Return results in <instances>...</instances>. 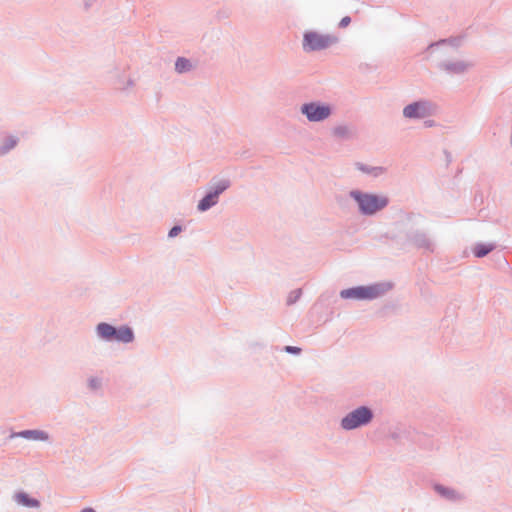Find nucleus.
<instances>
[{"label":"nucleus","instance_id":"nucleus-1","mask_svg":"<svg viewBox=\"0 0 512 512\" xmlns=\"http://www.w3.org/2000/svg\"><path fill=\"white\" fill-rule=\"evenodd\" d=\"M391 287L392 285L390 283L358 286L342 290L340 296L344 299L372 300L390 290Z\"/></svg>","mask_w":512,"mask_h":512},{"label":"nucleus","instance_id":"nucleus-2","mask_svg":"<svg viewBox=\"0 0 512 512\" xmlns=\"http://www.w3.org/2000/svg\"><path fill=\"white\" fill-rule=\"evenodd\" d=\"M351 197L357 201L360 211L363 214H374L377 211L383 209L388 204L386 197L361 193L358 191H352Z\"/></svg>","mask_w":512,"mask_h":512},{"label":"nucleus","instance_id":"nucleus-3","mask_svg":"<svg viewBox=\"0 0 512 512\" xmlns=\"http://www.w3.org/2000/svg\"><path fill=\"white\" fill-rule=\"evenodd\" d=\"M372 412L367 407H359L342 419V427L347 430L355 429L369 423Z\"/></svg>","mask_w":512,"mask_h":512},{"label":"nucleus","instance_id":"nucleus-4","mask_svg":"<svg viewBox=\"0 0 512 512\" xmlns=\"http://www.w3.org/2000/svg\"><path fill=\"white\" fill-rule=\"evenodd\" d=\"M333 42V38L316 32H307L304 35L303 47L307 51L327 48Z\"/></svg>","mask_w":512,"mask_h":512},{"label":"nucleus","instance_id":"nucleus-5","mask_svg":"<svg viewBox=\"0 0 512 512\" xmlns=\"http://www.w3.org/2000/svg\"><path fill=\"white\" fill-rule=\"evenodd\" d=\"M301 111L310 121H321L326 119L331 110L327 105H320L316 103L305 104L302 106Z\"/></svg>","mask_w":512,"mask_h":512},{"label":"nucleus","instance_id":"nucleus-6","mask_svg":"<svg viewBox=\"0 0 512 512\" xmlns=\"http://www.w3.org/2000/svg\"><path fill=\"white\" fill-rule=\"evenodd\" d=\"M432 112V105L429 102H414L406 106L403 115L406 118H424Z\"/></svg>","mask_w":512,"mask_h":512},{"label":"nucleus","instance_id":"nucleus-7","mask_svg":"<svg viewBox=\"0 0 512 512\" xmlns=\"http://www.w3.org/2000/svg\"><path fill=\"white\" fill-rule=\"evenodd\" d=\"M229 186L228 181H222L217 186L214 192L209 193L206 195L198 204V209L200 211H205L215 205L218 200V196L220 193H222L225 189H227Z\"/></svg>","mask_w":512,"mask_h":512},{"label":"nucleus","instance_id":"nucleus-8","mask_svg":"<svg viewBox=\"0 0 512 512\" xmlns=\"http://www.w3.org/2000/svg\"><path fill=\"white\" fill-rule=\"evenodd\" d=\"M113 339L120 341V342L129 343V342L133 341L134 334H133V331L129 327L123 326V327H120L119 329H116V333L114 334Z\"/></svg>","mask_w":512,"mask_h":512},{"label":"nucleus","instance_id":"nucleus-9","mask_svg":"<svg viewBox=\"0 0 512 512\" xmlns=\"http://www.w3.org/2000/svg\"><path fill=\"white\" fill-rule=\"evenodd\" d=\"M97 333L103 339L112 340L116 333V328L107 323H100L97 326Z\"/></svg>","mask_w":512,"mask_h":512},{"label":"nucleus","instance_id":"nucleus-10","mask_svg":"<svg viewBox=\"0 0 512 512\" xmlns=\"http://www.w3.org/2000/svg\"><path fill=\"white\" fill-rule=\"evenodd\" d=\"M19 435L30 440L46 441L48 439L47 433L40 430H26L21 432Z\"/></svg>","mask_w":512,"mask_h":512},{"label":"nucleus","instance_id":"nucleus-11","mask_svg":"<svg viewBox=\"0 0 512 512\" xmlns=\"http://www.w3.org/2000/svg\"><path fill=\"white\" fill-rule=\"evenodd\" d=\"M15 499L18 504H21L23 506H27V507H38L39 506V502L36 499L30 498L26 493L16 494Z\"/></svg>","mask_w":512,"mask_h":512},{"label":"nucleus","instance_id":"nucleus-12","mask_svg":"<svg viewBox=\"0 0 512 512\" xmlns=\"http://www.w3.org/2000/svg\"><path fill=\"white\" fill-rule=\"evenodd\" d=\"M494 249L492 244H478L474 247L473 253L476 257H483Z\"/></svg>","mask_w":512,"mask_h":512},{"label":"nucleus","instance_id":"nucleus-13","mask_svg":"<svg viewBox=\"0 0 512 512\" xmlns=\"http://www.w3.org/2000/svg\"><path fill=\"white\" fill-rule=\"evenodd\" d=\"M191 67L189 61L185 58H178L175 64V68L178 72H184L189 70Z\"/></svg>","mask_w":512,"mask_h":512},{"label":"nucleus","instance_id":"nucleus-14","mask_svg":"<svg viewBox=\"0 0 512 512\" xmlns=\"http://www.w3.org/2000/svg\"><path fill=\"white\" fill-rule=\"evenodd\" d=\"M334 133L338 136H346L349 133V129L346 126H340L335 128Z\"/></svg>","mask_w":512,"mask_h":512},{"label":"nucleus","instance_id":"nucleus-15","mask_svg":"<svg viewBox=\"0 0 512 512\" xmlns=\"http://www.w3.org/2000/svg\"><path fill=\"white\" fill-rule=\"evenodd\" d=\"M285 351L288 353L298 354L301 352V349L299 347H295V346H286Z\"/></svg>","mask_w":512,"mask_h":512},{"label":"nucleus","instance_id":"nucleus-16","mask_svg":"<svg viewBox=\"0 0 512 512\" xmlns=\"http://www.w3.org/2000/svg\"><path fill=\"white\" fill-rule=\"evenodd\" d=\"M181 231V228L179 226H175L173 227L170 232H169V236L170 237H175L179 234V232Z\"/></svg>","mask_w":512,"mask_h":512},{"label":"nucleus","instance_id":"nucleus-17","mask_svg":"<svg viewBox=\"0 0 512 512\" xmlns=\"http://www.w3.org/2000/svg\"><path fill=\"white\" fill-rule=\"evenodd\" d=\"M350 23V18L349 17H344L342 18V20L340 21V26L341 27H346L348 26Z\"/></svg>","mask_w":512,"mask_h":512},{"label":"nucleus","instance_id":"nucleus-18","mask_svg":"<svg viewBox=\"0 0 512 512\" xmlns=\"http://www.w3.org/2000/svg\"><path fill=\"white\" fill-rule=\"evenodd\" d=\"M81 512H95L92 508H85Z\"/></svg>","mask_w":512,"mask_h":512}]
</instances>
